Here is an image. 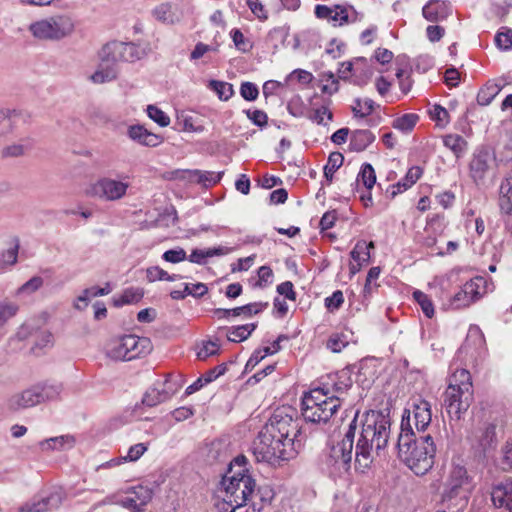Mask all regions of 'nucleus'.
<instances>
[{
    "instance_id": "nucleus-58",
    "label": "nucleus",
    "mask_w": 512,
    "mask_h": 512,
    "mask_svg": "<svg viewBox=\"0 0 512 512\" xmlns=\"http://www.w3.org/2000/svg\"><path fill=\"white\" fill-rule=\"evenodd\" d=\"M348 344V339L344 334L335 333L327 341V348L334 353L341 352Z\"/></svg>"
},
{
    "instance_id": "nucleus-62",
    "label": "nucleus",
    "mask_w": 512,
    "mask_h": 512,
    "mask_svg": "<svg viewBox=\"0 0 512 512\" xmlns=\"http://www.w3.org/2000/svg\"><path fill=\"white\" fill-rule=\"evenodd\" d=\"M240 95L246 101H255L258 98L259 89L256 84L246 81L240 86Z\"/></svg>"
},
{
    "instance_id": "nucleus-41",
    "label": "nucleus",
    "mask_w": 512,
    "mask_h": 512,
    "mask_svg": "<svg viewBox=\"0 0 512 512\" xmlns=\"http://www.w3.org/2000/svg\"><path fill=\"white\" fill-rule=\"evenodd\" d=\"M357 182L362 183L363 186L370 190L376 182L375 170L369 163H364L357 175Z\"/></svg>"
},
{
    "instance_id": "nucleus-60",
    "label": "nucleus",
    "mask_w": 512,
    "mask_h": 512,
    "mask_svg": "<svg viewBox=\"0 0 512 512\" xmlns=\"http://www.w3.org/2000/svg\"><path fill=\"white\" fill-rule=\"evenodd\" d=\"M235 47L241 52H248L252 48L251 43L245 39L243 33L239 29H232L230 32Z\"/></svg>"
},
{
    "instance_id": "nucleus-43",
    "label": "nucleus",
    "mask_w": 512,
    "mask_h": 512,
    "mask_svg": "<svg viewBox=\"0 0 512 512\" xmlns=\"http://www.w3.org/2000/svg\"><path fill=\"white\" fill-rule=\"evenodd\" d=\"M344 157L340 152H333L329 155L328 161L324 166V176L331 181L334 173L342 166Z\"/></svg>"
},
{
    "instance_id": "nucleus-2",
    "label": "nucleus",
    "mask_w": 512,
    "mask_h": 512,
    "mask_svg": "<svg viewBox=\"0 0 512 512\" xmlns=\"http://www.w3.org/2000/svg\"><path fill=\"white\" fill-rule=\"evenodd\" d=\"M301 428L297 411L282 406L273 412L253 444V453L259 462L276 464L293 459L302 446Z\"/></svg>"
},
{
    "instance_id": "nucleus-50",
    "label": "nucleus",
    "mask_w": 512,
    "mask_h": 512,
    "mask_svg": "<svg viewBox=\"0 0 512 512\" xmlns=\"http://www.w3.org/2000/svg\"><path fill=\"white\" fill-rule=\"evenodd\" d=\"M148 117L160 127H167L170 124V117L155 105H148L146 108Z\"/></svg>"
},
{
    "instance_id": "nucleus-7",
    "label": "nucleus",
    "mask_w": 512,
    "mask_h": 512,
    "mask_svg": "<svg viewBox=\"0 0 512 512\" xmlns=\"http://www.w3.org/2000/svg\"><path fill=\"white\" fill-rule=\"evenodd\" d=\"M152 350L147 337L128 334L111 339L106 345V355L113 360L130 361L144 356Z\"/></svg>"
},
{
    "instance_id": "nucleus-4",
    "label": "nucleus",
    "mask_w": 512,
    "mask_h": 512,
    "mask_svg": "<svg viewBox=\"0 0 512 512\" xmlns=\"http://www.w3.org/2000/svg\"><path fill=\"white\" fill-rule=\"evenodd\" d=\"M473 401V385L470 372L457 369L449 377L443 393V407L451 420H459Z\"/></svg>"
},
{
    "instance_id": "nucleus-51",
    "label": "nucleus",
    "mask_w": 512,
    "mask_h": 512,
    "mask_svg": "<svg viewBox=\"0 0 512 512\" xmlns=\"http://www.w3.org/2000/svg\"><path fill=\"white\" fill-rule=\"evenodd\" d=\"M19 250V241L14 238L11 240L9 247L2 253L0 260L3 264L14 265L17 262Z\"/></svg>"
},
{
    "instance_id": "nucleus-40",
    "label": "nucleus",
    "mask_w": 512,
    "mask_h": 512,
    "mask_svg": "<svg viewBox=\"0 0 512 512\" xmlns=\"http://www.w3.org/2000/svg\"><path fill=\"white\" fill-rule=\"evenodd\" d=\"M419 120V116L415 113L404 114L393 121V127L401 132H410Z\"/></svg>"
},
{
    "instance_id": "nucleus-55",
    "label": "nucleus",
    "mask_w": 512,
    "mask_h": 512,
    "mask_svg": "<svg viewBox=\"0 0 512 512\" xmlns=\"http://www.w3.org/2000/svg\"><path fill=\"white\" fill-rule=\"evenodd\" d=\"M502 86L498 84H488L485 90L478 94V102L482 105H488L500 92Z\"/></svg>"
},
{
    "instance_id": "nucleus-57",
    "label": "nucleus",
    "mask_w": 512,
    "mask_h": 512,
    "mask_svg": "<svg viewBox=\"0 0 512 512\" xmlns=\"http://www.w3.org/2000/svg\"><path fill=\"white\" fill-rule=\"evenodd\" d=\"M306 116L308 117V119H310L312 122L317 123L318 125L325 124V122H324L325 117L329 121H332V119H333L332 112L325 105L313 110L309 115H306Z\"/></svg>"
},
{
    "instance_id": "nucleus-24",
    "label": "nucleus",
    "mask_w": 512,
    "mask_h": 512,
    "mask_svg": "<svg viewBox=\"0 0 512 512\" xmlns=\"http://www.w3.org/2000/svg\"><path fill=\"white\" fill-rule=\"evenodd\" d=\"M74 445L75 438L72 435H60L39 442V448L43 452L65 451L73 448Z\"/></svg>"
},
{
    "instance_id": "nucleus-33",
    "label": "nucleus",
    "mask_w": 512,
    "mask_h": 512,
    "mask_svg": "<svg viewBox=\"0 0 512 512\" xmlns=\"http://www.w3.org/2000/svg\"><path fill=\"white\" fill-rule=\"evenodd\" d=\"M422 170L418 166L411 167L404 178H402L395 186L394 188L396 191H393V195L397 193H402L406 191L408 188H410L412 185H414L417 180L421 177Z\"/></svg>"
},
{
    "instance_id": "nucleus-32",
    "label": "nucleus",
    "mask_w": 512,
    "mask_h": 512,
    "mask_svg": "<svg viewBox=\"0 0 512 512\" xmlns=\"http://www.w3.org/2000/svg\"><path fill=\"white\" fill-rule=\"evenodd\" d=\"M100 64L99 68L90 76V80L95 84H103L115 80L118 76V70L115 65L104 66Z\"/></svg>"
},
{
    "instance_id": "nucleus-1",
    "label": "nucleus",
    "mask_w": 512,
    "mask_h": 512,
    "mask_svg": "<svg viewBox=\"0 0 512 512\" xmlns=\"http://www.w3.org/2000/svg\"><path fill=\"white\" fill-rule=\"evenodd\" d=\"M358 417L359 413L356 412L344 438L332 448L331 454L326 458L328 476L331 478H342L348 472L357 434L355 469L360 473H365L370 468L374 453L379 455L388 444L391 427L388 414L378 410L366 411L361 416L359 425Z\"/></svg>"
},
{
    "instance_id": "nucleus-63",
    "label": "nucleus",
    "mask_w": 512,
    "mask_h": 512,
    "mask_svg": "<svg viewBox=\"0 0 512 512\" xmlns=\"http://www.w3.org/2000/svg\"><path fill=\"white\" fill-rule=\"evenodd\" d=\"M42 285L43 279L40 276H34L18 288L17 294H32Z\"/></svg>"
},
{
    "instance_id": "nucleus-61",
    "label": "nucleus",
    "mask_w": 512,
    "mask_h": 512,
    "mask_svg": "<svg viewBox=\"0 0 512 512\" xmlns=\"http://www.w3.org/2000/svg\"><path fill=\"white\" fill-rule=\"evenodd\" d=\"M162 259L166 262L177 264L187 260L186 251L183 248L170 249L162 254Z\"/></svg>"
},
{
    "instance_id": "nucleus-18",
    "label": "nucleus",
    "mask_w": 512,
    "mask_h": 512,
    "mask_svg": "<svg viewBox=\"0 0 512 512\" xmlns=\"http://www.w3.org/2000/svg\"><path fill=\"white\" fill-rule=\"evenodd\" d=\"M36 385L11 395L7 400V407L11 411H20L40 404Z\"/></svg>"
},
{
    "instance_id": "nucleus-9",
    "label": "nucleus",
    "mask_w": 512,
    "mask_h": 512,
    "mask_svg": "<svg viewBox=\"0 0 512 512\" xmlns=\"http://www.w3.org/2000/svg\"><path fill=\"white\" fill-rule=\"evenodd\" d=\"M488 291V283L484 277L477 276L467 281L461 289L449 297L442 305L445 309H461L479 300Z\"/></svg>"
},
{
    "instance_id": "nucleus-11",
    "label": "nucleus",
    "mask_w": 512,
    "mask_h": 512,
    "mask_svg": "<svg viewBox=\"0 0 512 512\" xmlns=\"http://www.w3.org/2000/svg\"><path fill=\"white\" fill-rule=\"evenodd\" d=\"M315 15L319 19H325L333 26H343L361 20V16L351 5H321L315 6Z\"/></svg>"
},
{
    "instance_id": "nucleus-49",
    "label": "nucleus",
    "mask_w": 512,
    "mask_h": 512,
    "mask_svg": "<svg viewBox=\"0 0 512 512\" xmlns=\"http://www.w3.org/2000/svg\"><path fill=\"white\" fill-rule=\"evenodd\" d=\"M18 310L17 304L9 301H0V328L13 318Z\"/></svg>"
},
{
    "instance_id": "nucleus-36",
    "label": "nucleus",
    "mask_w": 512,
    "mask_h": 512,
    "mask_svg": "<svg viewBox=\"0 0 512 512\" xmlns=\"http://www.w3.org/2000/svg\"><path fill=\"white\" fill-rule=\"evenodd\" d=\"M355 61H360L361 64L359 63L357 65L358 69H354L353 84L362 86L366 84L367 80L372 76L373 71L368 64L367 59L363 57H357L355 58Z\"/></svg>"
},
{
    "instance_id": "nucleus-8",
    "label": "nucleus",
    "mask_w": 512,
    "mask_h": 512,
    "mask_svg": "<svg viewBox=\"0 0 512 512\" xmlns=\"http://www.w3.org/2000/svg\"><path fill=\"white\" fill-rule=\"evenodd\" d=\"M130 186V176L126 174L118 178L102 177L86 189V194L104 201H118L127 195Z\"/></svg>"
},
{
    "instance_id": "nucleus-29",
    "label": "nucleus",
    "mask_w": 512,
    "mask_h": 512,
    "mask_svg": "<svg viewBox=\"0 0 512 512\" xmlns=\"http://www.w3.org/2000/svg\"><path fill=\"white\" fill-rule=\"evenodd\" d=\"M256 323H248L227 328L226 336L231 342L239 343L246 340L256 329Z\"/></svg>"
},
{
    "instance_id": "nucleus-12",
    "label": "nucleus",
    "mask_w": 512,
    "mask_h": 512,
    "mask_svg": "<svg viewBox=\"0 0 512 512\" xmlns=\"http://www.w3.org/2000/svg\"><path fill=\"white\" fill-rule=\"evenodd\" d=\"M408 417H410V427L413 429L412 423L415 426L416 435H426L425 431L432 420L431 404L422 398L413 399L411 408L405 411L402 421H406Z\"/></svg>"
},
{
    "instance_id": "nucleus-64",
    "label": "nucleus",
    "mask_w": 512,
    "mask_h": 512,
    "mask_svg": "<svg viewBox=\"0 0 512 512\" xmlns=\"http://www.w3.org/2000/svg\"><path fill=\"white\" fill-rule=\"evenodd\" d=\"M502 468L504 470H512V436L505 442L502 447Z\"/></svg>"
},
{
    "instance_id": "nucleus-47",
    "label": "nucleus",
    "mask_w": 512,
    "mask_h": 512,
    "mask_svg": "<svg viewBox=\"0 0 512 512\" xmlns=\"http://www.w3.org/2000/svg\"><path fill=\"white\" fill-rule=\"evenodd\" d=\"M143 296V293L138 288H127L123 294L114 299V304L117 307L138 302Z\"/></svg>"
},
{
    "instance_id": "nucleus-13",
    "label": "nucleus",
    "mask_w": 512,
    "mask_h": 512,
    "mask_svg": "<svg viewBox=\"0 0 512 512\" xmlns=\"http://www.w3.org/2000/svg\"><path fill=\"white\" fill-rule=\"evenodd\" d=\"M251 484L256 482H220L219 497L228 506L240 508L250 503Z\"/></svg>"
},
{
    "instance_id": "nucleus-23",
    "label": "nucleus",
    "mask_w": 512,
    "mask_h": 512,
    "mask_svg": "<svg viewBox=\"0 0 512 512\" xmlns=\"http://www.w3.org/2000/svg\"><path fill=\"white\" fill-rule=\"evenodd\" d=\"M491 499L495 507L512 512V482H499L495 485L491 492Z\"/></svg>"
},
{
    "instance_id": "nucleus-17",
    "label": "nucleus",
    "mask_w": 512,
    "mask_h": 512,
    "mask_svg": "<svg viewBox=\"0 0 512 512\" xmlns=\"http://www.w3.org/2000/svg\"><path fill=\"white\" fill-rule=\"evenodd\" d=\"M65 497L66 494L62 487L54 486L53 491L49 495L42 496L37 501L34 500L31 503H26L18 512H45L52 508H57Z\"/></svg>"
},
{
    "instance_id": "nucleus-31",
    "label": "nucleus",
    "mask_w": 512,
    "mask_h": 512,
    "mask_svg": "<svg viewBox=\"0 0 512 512\" xmlns=\"http://www.w3.org/2000/svg\"><path fill=\"white\" fill-rule=\"evenodd\" d=\"M373 248L374 243L372 241L367 243L364 240H360L355 244L354 248L350 252V256L354 262L366 265L370 261V249Z\"/></svg>"
},
{
    "instance_id": "nucleus-26",
    "label": "nucleus",
    "mask_w": 512,
    "mask_h": 512,
    "mask_svg": "<svg viewBox=\"0 0 512 512\" xmlns=\"http://www.w3.org/2000/svg\"><path fill=\"white\" fill-rule=\"evenodd\" d=\"M250 487V504L254 509L261 510L264 504L269 503L274 498V491L267 483L258 486L257 489L256 484H251Z\"/></svg>"
},
{
    "instance_id": "nucleus-22",
    "label": "nucleus",
    "mask_w": 512,
    "mask_h": 512,
    "mask_svg": "<svg viewBox=\"0 0 512 512\" xmlns=\"http://www.w3.org/2000/svg\"><path fill=\"white\" fill-rule=\"evenodd\" d=\"M452 12L451 5L443 0H430L422 9L423 17L430 22L446 19Z\"/></svg>"
},
{
    "instance_id": "nucleus-6",
    "label": "nucleus",
    "mask_w": 512,
    "mask_h": 512,
    "mask_svg": "<svg viewBox=\"0 0 512 512\" xmlns=\"http://www.w3.org/2000/svg\"><path fill=\"white\" fill-rule=\"evenodd\" d=\"M75 30V22L68 14H55L32 22L28 31L38 40L60 41L70 37Z\"/></svg>"
},
{
    "instance_id": "nucleus-30",
    "label": "nucleus",
    "mask_w": 512,
    "mask_h": 512,
    "mask_svg": "<svg viewBox=\"0 0 512 512\" xmlns=\"http://www.w3.org/2000/svg\"><path fill=\"white\" fill-rule=\"evenodd\" d=\"M152 14L156 20L164 24H174L179 21V16L176 14L172 4L170 3H161L156 6L153 9Z\"/></svg>"
},
{
    "instance_id": "nucleus-19",
    "label": "nucleus",
    "mask_w": 512,
    "mask_h": 512,
    "mask_svg": "<svg viewBox=\"0 0 512 512\" xmlns=\"http://www.w3.org/2000/svg\"><path fill=\"white\" fill-rule=\"evenodd\" d=\"M220 480H253L250 464L244 455H238L229 462Z\"/></svg>"
},
{
    "instance_id": "nucleus-21",
    "label": "nucleus",
    "mask_w": 512,
    "mask_h": 512,
    "mask_svg": "<svg viewBox=\"0 0 512 512\" xmlns=\"http://www.w3.org/2000/svg\"><path fill=\"white\" fill-rule=\"evenodd\" d=\"M127 136L132 141L146 147H157L163 141L160 135L152 133L141 124L130 125L127 129Z\"/></svg>"
},
{
    "instance_id": "nucleus-56",
    "label": "nucleus",
    "mask_w": 512,
    "mask_h": 512,
    "mask_svg": "<svg viewBox=\"0 0 512 512\" xmlns=\"http://www.w3.org/2000/svg\"><path fill=\"white\" fill-rule=\"evenodd\" d=\"M496 438V426L494 424H487L482 431L479 442L483 449H487L493 445Z\"/></svg>"
},
{
    "instance_id": "nucleus-20",
    "label": "nucleus",
    "mask_w": 512,
    "mask_h": 512,
    "mask_svg": "<svg viewBox=\"0 0 512 512\" xmlns=\"http://www.w3.org/2000/svg\"><path fill=\"white\" fill-rule=\"evenodd\" d=\"M268 307L267 302H255L249 303L240 307L232 309L217 308L214 310V315L218 319H230L233 317H250L254 314H258Z\"/></svg>"
},
{
    "instance_id": "nucleus-10",
    "label": "nucleus",
    "mask_w": 512,
    "mask_h": 512,
    "mask_svg": "<svg viewBox=\"0 0 512 512\" xmlns=\"http://www.w3.org/2000/svg\"><path fill=\"white\" fill-rule=\"evenodd\" d=\"M144 50L131 42L112 41L105 44L99 52L102 63L134 62L144 56Z\"/></svg>"
},
{
    "instance_id": "nucleus-28",
    "label": "nucleus",
    "mask_w": 512,
    "mask_h": 512,
    "mask_svg": "<svg viewBox=\"0 0 512 512\" xmlns=\"http://www.w3.org/2000/svg\"><path fill=\"white\" fill-rule=\"evenodd\" d=\"M375 140V135L367 129H358L352 132L349 142L350 151L362 152Z\"/></svg>"
},
{
    "instance_id": "nucleus-37",
    "label": "nucleus",
    "mask_w": 512,
    "mask_h": 512,
    "mask_svg": "<svg viewBox=\"0 0 512 512\" xmlns=\"http://www.w3.org/2000/svg\"><path fill=\"white\" fill-rule=\"evenodd\" d=\"M445 147L450 149L456 157H460L464 154L467 148V142L465 139L457 134H449L443 138Z\"/></svg>"
},
{
    "instance_id": "nucleus-15",
    "label": "nucleus",
    "mask_w": 512,
    "mask_h": 512,
    "mask_svg": "<svg viewBox=\"0 0 512 512\" xmlns=\"http://www.w3.org/2000/svg\"><path fill=\"white\" fill-rule=\"evenodd\" d=\"M155 482L139 483L128 489L120 498V503L133 511H140L152 499L154 488L148 484Z\"/></svg>"
},
{
    "instance_id": "nucleus-16",
    "label": "nucleus",
    "mask_w": 512,
    "mask_h": 512,
    "mask_svg": "<svg viewBox=\"0 0 512 512\" xmlns=\"http://www.w3.org/2000/svg\"><path fill=\"white\" fill-rule=\"evenodd\" d=\"M352 385L353 382L348 372L341 371L334 376H330L326 382L317 388L323 389V392H328L327 396L337 397L338 406L340 407Z\"/></svg>"
},
{
    "instance_id": "nucleus-5",
    "label": "nucleus",
    "mask_w": 512,
    "mask_h": 512,
    "mask_svg": "<svg viewBox=\"0 0 512 512\" xmlns=\"http://www.w3.org/2000/svg\"><path fill=\"white\" fill-rule=\"evenodd\" d=\"M328 392L317 387L304 393L301 402L302 416L307 422L327 423L340 408L338 398L327 396Z\"/></svg>"
},
{
    "instance_id": "nucleus-38",
    "label": "nucleus",
    "mask_w": 512,
    "mask_h": 512,
    "mask_svg": "<svg viewBox=\"0 0 512 512\" xmlns=\"http://www.w3.org/2000/svg\"><path fill=\"white\" fill-rule=\"evenodd\" d=\"M208 88L215 92L222 101L229 100L234 94L233 85L225 81L211 80Z\"/></svg>"
},
{
    "instance_id": "nucleus-45",
    "label": "nucleus",
    "mask_w": 512,
    "mask_h": 512,
    "mask_svg": "<svg viewBox=\"0 0 512 512\" xmlns=\"http://www.w3.org/2000/svg\"><path fill=\"white\" fill-rule=\"evenodd\" d=\"M193 174L197 177L198 183L203 184L205 187H210L222 179L224 172L194 170Z\"/></svg>"
},
{
    "instance_id": "nucleus-53",
    "label": "nucleus",
    "mask_w": 512,
    "mask_h": 512,
    "mask_svg": "<svg viewBox=\"0 0 512 512\" xmlns=\"http://www.w3.org/2000/svg\"><path fill=\"white\" fill-rule=\"evenodd\" d=\"M495 44L503 51L512 49V30L502 28L495 36Z\"/></svg>"
},
{
    "instance_id": "nucleus-14",
    "label": "nucleus",
    "mask_w": 512,
    "mask_h": 512,
    "mask_svg": "<svg viewBox=\"0 0 512 512\" xmlns=\"http://www.w3.org/2000/svg\"><path fill=\"white\" fill-rule=\"evenodd\" d=\"M495 166L493 153L486 148L477 149L469 165L470 176L476 185H481L484 183L485 178L490 173H493Z\"/></svg>"
},
{
    "instance_id": "nucleus-34",
    "label": "nucleus",
    "mask_w": 512,
    "mask_h": 512,
    "mask_svg": "<svg viewBox=\"0 0 512 512\" xmlns=\"http://www.w3.org/2000/svg\"><path fill=\"white\" fill-rule=\"evenodd\" d=\"M35 385L36 388H39L37 392L40 396V403L56 399L62 391V385L60 383H38Z\"/></svg>"
},
{
    "instance_id": "nucleus-59",
    "label": "nucleus",
    "mask_w": 512,
    "mask_h": 512,
    "mask_svg": "<svg viewBox=\"0 0 512 512\" xmlns=\"http://www.w3.org/2000/svg\"><path fill=\"white\" fill-rule=\"evenodd\" d=\"M430 117L438 126L444 127L449 123L448 111L440 105H434L430 110Z\"/></svg>"
},
{
    "instance_id": "nucleus-35",
    "label": "nucleus",
    "mask_w": 512,
    "mask_h": 512,
    "mask_svg": "<svg viewBox=\"0 0 512 512\" xmlns=\"http://www.w3.org/2000/svg\"><path fill=\"white\" fill-rule=\"evenodd\" d=\"M476 474L469 470L461 459L452 461L450 469V480H472Z\"/></svg>"
},
{
    "instance_id": "nucleus-27",
    "label": "nucleus",
    "mask_w": 512,
    "mask_h": 512,
    "mask_svg": "<svg viewBox=\"0 0 512 512\" xmlns=\"http://www.w3.org/2000/svg\"><path fill=\"white\" fill-rule=\"evenodd\" d=\"M499 208L501 213L512 216V172L504 178L500 185Z\"/></svg>"
},
{
    "instance_id": "nucleus-48",
    "label": "nucleus",
    "mask_w": 512,
    "mask_h": 512,
    "mask_svg": "<svg viewBox=\"0 0 512 512\" xmlns=\"http://www.w3.org/2000/svg\"><path fill=\"white\" fill-rule=\"evenodd\" d=\"M436 226H440L438 222L431 221L427 224L424 230V234L421 239V243L423 246L427 248H434L437 244V228Z\"/></svg>"
},
{
    "instance_id": "nucleus-46",
    "label": "nucleus",
    "mask_w": 512,
    "mask_h": 512,
    "mask_svg": "<svg viewBox=\"0 0 512 512\" xmlns=\"http://www.w3.org/2000/svg\"><path fill=\"white\" fill-rule=\"evenodd\" d=\"M413 298L421 307L422 312L427 318H432L434 316V305L427 294L420 290H415L413 292Z\"/></svg>"
},
{
    "instance_id": "nucleus-44",
    "label": "nucleus",
    "mask_w": 512,
    "mask_h": 512,
    "mask_svg": "<svg viewBox=\"0 0 512 512\" xmlns=\"http://www.w3.org/2000/svg\"><path fill=\"white\" fill-rule=\"evenodd\" d=\"M374 104V101L370 98H357L354 100V104L352 105V112L355 117L364 118L372 113L374 110Z\"/></svg>"
},
{
    "instance_id": "nucleus-42",
    "label": "nucleus",
    "mask_w": 512,
    "mask_h": 512,
    "mask_svg": "<svg viewBox=\"0 0 512 512\" xmlns=\"http://www.w3.org/2000/svg\"><path fill=\"white\" fill-rule=\"evenodd\" d=\"M154 387H158L161 402L169 400L178 390V385L170 376H167L163 382L157 383Z\"/></svg>"
},
{
    "instance_id": "nucleus-3",
    "label": "nucleus",
    "mask_w": 512,
    "mask_h": 512,
    "mask_svg": "<svg viewBox=\"0 0 512 512\" xmlns=\"http://www.w3.org/2000/svg\"><path fill=\"white\" fill-rule=\"evenodd\" d=\"M399 459L416 475H425L434 464L436 446L433 438L427 435L417 436L410 427V417L401 424L397 440Z\"/></svg>"
},
{
    "instance_id": "nucleus-54",
    "label": "nucleus",
    "mask_w": 512,
    "mask_h": 512,
    "mask_svg": "<svg viewBox=\"0 0 512 512\" xmlns=\"http://www.w3.org/2000/svg\"><path fill=\"white\" fill-rule=\"evenodd\" d=\"M287 110L292 116L296 118L306 116V106L299 95L290 99L287 104Z\"/></svg>"
},
{
    "instance_id": "nucleus-52",
    "label": "nucleus",
    "mask_w": 512,
    "mask_h": 512,
    "mask_svg": "<svg viewBox=\"0 0 512 512\" xmlns=\"http://www.w3.org/2000/svg\"><path fill=\"white\" fill-rule=\"evenodd\" d=\"M361 64L360 61H355V58L350 61H344L340 63L338 68V78L342 80H349L353 82L354 79V69H358V64Z\"/></svg>"
},
{
    "instance_id": "nucleus-25",
    "label": "nucleus",
    "mask_w": 512,
    "mask_h": 512,
    "mask_svg": "<svg viewBox=\"0 0 512 512\" xmlns=\"http://www.w3.org/2000/svg\"><path fill=\"white\" fill-rule=\"evenodd\" d=\"M231 251L232 249L226 246H218L207 249H193L189 257H187V259L191 263L205 265L207 263L208 258H212L215 256H225L231 253Z\"/></svg>"
},
{
    "instance_id": "nucleus-39",
    "label": "nucleus",
    "mask_w": 512,
    "mask_h": 512,
    "mask_svg": "<svg viewBox=\"0 0 512 512\" xmlns=\"http://www.w3.org/2000/svg\"><path fill=\"white\" fill-rule=\"evenodd\" d=\"M322 83L321 91L329 96L335 94L339 90V78L331 71L323 72L320 76Z\"/></svg>"
}]
</instances>
